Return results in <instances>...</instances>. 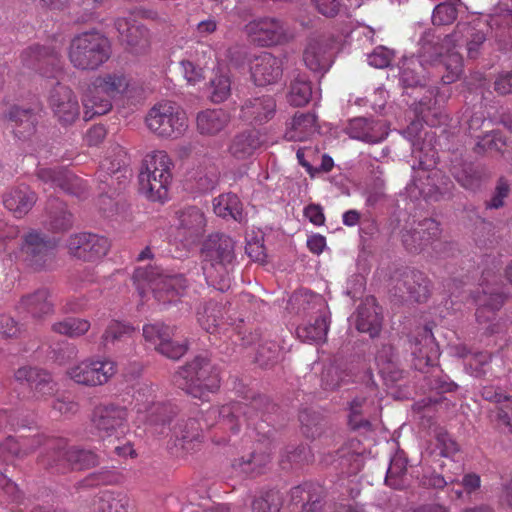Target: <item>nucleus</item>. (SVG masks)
I'll use <instances>...</instances> for the list:
<instances>
[{
  "label": "nucleus",
  "instance_id": "obj_1",
  "mask_svg": "<svg viewBox=\"0 0 512 512\" xmlns=\"http://www.w3.org/2000/svg\"><path fill=\"white\" fill-rule=\"evenodd\" d=\"M42 444L45 447V453L41 454L39 463L53 472L81 471L98 464V457L94 452L76 446H68V442L64 438H44L41 435H34L31 438L22 437L18 441L8 437L0 445V476L6 477V466L13 464L15 458L32 452Z\"/></svg>",
  "mask_w": 512,
  "mask_h": 512
},
{
  "label": "nucleus",
  "instance_id": "obj_2",
  "mask_svg": "<svg viewBox=\"0 0 512 512\" xmlns=\"http://www.w3.org/2000/svg\"><path fill=\"white\" fill-rule=\"evenodd\" d=\"M235 242L222 233H213L201 248L202 270L208 284L220 291L230 287V267L235 260Z\"/></svg>",
  "mask_w": 512,
  "mask_h": 512
},
{
  "label": "nucleus",
  "instance_id": "obj_3",
  "mask_svg": "<svg viewBox=\"0 0 512 512\" xmlns=\"http://www.w3.org/2000/svg\"><path fill=\"white\" fill-rule=\"evenodd\" d=\"M112 49L109 39L97 30H90L75 35L69 42L67 57L78 71H95L111 57Z\"/></svg>",
  "mask_w": 512,
  "mask_h": 512
},
{
  "label": "nucleus",
  "instance_id": "obj_4",
  "mask_svg": "<svg viewBox=\"0 0 512 512\" xmlns=\"http://www.w3.org/2000/svg\"><path fill=\"white\" fill-rule=\"evenodd\" d=\"M174 163L166 151L147 154L139 173V190L150 201L164 203L168 200Z\"/></svg>",
  "mask_w": 512,
  "mask_h": 512
},
{
  "label": "nucleus",
  "instance_id": "obj_5",
  "mask_svg": "<svg viewBox=\"0 0 512 512\" xmlns=\"http://www.w3.org/2000/svg\"><path fill=\"white\" fill-rule=\"evenodd\" d=\"M175 385L194 398L205 399L220 388L218 368L207 358L197 356L174 374Z\"/></svg>",
  "mask_w": 512,
  "mask_h": 512
},
{
  "label": "nucleus",
  "instance_id": "obj_6",
  "mask_svg": "<svg viewBox=\"0 0 512 512\" xmlns=\"http://www.w3.org/2000/svg\"><path fill=\"white\" fill-rule=\"evenodd\" d=\"M133 280L142 297L150 289L154 298L162 304L176 302L188 288V281L184 275H166L158 267L152 266L135 269Z\"/></svg>",
  "mask_w": 512,
  "mask_h": 512
},
{
  "label": "nucleus",
  "instance_id": "obj_7",
  "mask_svg": "<svg viewBox=\"0 0 512 512\" xmlns=\"http://www.w3.org/2000/svg\"><path fill=\"white\" fill-rule=\"evenodd\" d=\"M147 129L163 139H178L188 128L186 112L175 102L160 101L154 104L145 116Z\"/></svg>",
  "mask_w": 512,
  "mask_h": 512
},
{
  "label": "nucleus",
  "instance_id": "obj_8",
  "mask_svg": "<svg viewBox=\"0 0 512 512\" xmlns=\"http://www.w3.org/2000/svg\"><path fill=\"white\" fill-rule=\"evenodd\" d=\"M207 220L203 211L196 206H187L175 213L172 241L185 251L195 247L206 231Z\"/></svg>",
  "mask_w": 512,
  "mask_h": 512
},
{
  "label": "nucleus",
  "instance_id": "obj_9",
  "mask_svg": "<svg viewBox=\"0 0 512 512\" xmlns=\"http://www.w3.org/2000/svg\"><path fill=\"white\" fill-rule=\"evenodd\" d=\"M117 363L108 357H89L68 368L66 374L73 382L86 387L108 383L117 373Z\"/></svg>",
  "mask_w": 512,
  "mask_h": 512
},
{
  "label": "nucleus",
  "instance_id": "obj_10",
  "mask_svg": "<svg viewBox=\"0 0 512 512\" xmlns=\"http://www.w3.org/2000/svg\"><path fill=\"white\" fill-rule=\"evenodd\" d=\"M248 38L261 47H271L290 42L293 31L286 22L276 17H260L245 26Z\"/></svg>",
  "mask_w": 512,
  "mask_h": 512
},
{
  "label": "nucleus",
  "instance_id": "obj_11",
  "mask_svg": "<svg viewBox=\"0 0 512 512\" xmlns=\"http://www.w3.org/2000/svg\"><path fill=\"white\" fill-rule=\"evenodd\" d=\"M22 67L45 78H57L62 73L60 54L50 46L33 44L20 54Z\"/></svg>",
  "mask_w": 512,
  "mask_h": 512
},
{
  "label": "nucleus",
  "instance_id": "obj_12",
  "mask_svg": "<svg viewBox=\"0 0 512 512\" xmlns=\"http://www.w3.org/2000/svg\"><path fill=\"white\" fill-rule=\"evenodd\" d=\"M94 80L104 94L109 95L113 100L117 97L131 101H140L145 98L144 84L122 71L107 72L96 76Z\"/></svg>",
  "mask_w": 512,
  "mask_h": 512
},
{
  "label": "nucleus",
  "instance_id": "obj_13",
  "mask_svg": "<svg viewBox=\"0 0 512 512\" xmlns=\"http://www.w3.org/2000/svg\"><path fill=\"white\" fill-rule=\"evenodd\" d=\"M66 247L72 257L84 262L94 263L107 255L111 243L103 235L78 232L69 236Z\"/></svg>",
  "mask_w": 512,
  "mask_h": 512
},
{
  "label": "nucleus",
  "instance_id": "obj_14",
  "mask_svg": "<svg viewBox=\"0 0 512 512\" xmlns=\"http://www.w3.org/2000/svg\"><path fill=\"white\" fill-rule=\"evenodd\" d=\"M176 328L162 322L145 324L143 337L152 344L155 350L165 357L173 360L181 358L187 352V344L173 341Z\"/></svg>",
  "mask_w": 512,
  "mask_h": 512
},
{
  "label": "nucleus",
  "instance_id": "obj_15",
  "mask_svg": "<svg viewBox=\"0 0 512 512\" xmlns=\"http://www.w3.org/2000/svg\"><path fill=\"white\" fill-rule=\"evenodd\" d=\"M262 401L263 399L259 397L253 399L251 406L241 402H232L221 407H211L203 416L204 425L206 428H210L219 423L223 428L238 432L241 416L249 420L251 418L250 410L256 408Z\"/></svg>",
  "mask_w": 512,
  "mask_h": 512
},
{
  "label": "nucleus",
  "instance_id": "obj_16",
  "mask_svg": "<svg viewBox=\"0 0 512 512\" xmlns=\"http://www.w3.org/2000/svg\"><path fill=\"white\" fill-rule=\"evenodd\" d=\"M92 422L103 439L120 438L127 430L128 411L114 404L98 406L94 409Z\"/></svg>",
  "mask_w": 512,
  "mask_h": 512
},
{
  "label": "nucleus",
  "instance_id": "obj_17",
  "mask_svg": "<svg viewBox=\"0 0 512 512\" xmlns=\"http://www.w3.org/2000/svg\"><path fill=\"white\" fill-rule=\"evenodd\" d=\"M56 243L37 230H30L23 237L21 251L27 265L34 270L43 269L54 258Z\"/></svg>",
  "mask_w": 512,
  "mask_h": 512
},
{
  "label": "nucleus",
  "instance_id": "obj_18",
  "mask_svg": "<svg viewBox=\"0 0 512 512\" xmlns=\"http://www.w3.org/2000/svg\"><path fill=\"white\" fill-rule=\"evenodd\" d=\"M14 378L18 383L26 384L37 401H46L58 391V384L52 375L38 367H20L15 371Z\"/></svg>",
  "mask_w": 512,
  "mask_h": 512
},
{
  "label": "nucleus",
  "instance_id": "obj_19",
  "mask_svg": "<svg viewBox=\"0 0 512 512\" xmlns=\"http://www.w3.org/2000/svg\"><path fill=\"white\" fill-rule=\"evenodd\" d=\"M115 28L121 41L126 44L131 53L144 54L149 50L150 32L144 25L137 22L134 12L129 13L127 17L117 18Z\"/></svg>",
  "mask_w": 512,
  "mask_h": 512
},
{
  "label": "nucleus",
  "instance_id": "obj_20",
  "mask_svg": "<svg viewBox=\"0 0 512 512\" xmlns=\"http://www.w3.org/2000/svg\"><path fill=\"white\" fill-rule=\"evenodd\" d=\"M49 106L58 122L63 126L73 124L80 115L78 99L71 88L59 82L52 89Z\"/></svg>",
  "mask_w": 512,
  "mask_h": 512
},
{
  "label": "nucleus",
  "instance_id": "obj_21",
  "mask_svg": "<svg viewBox=\"0 0 512 512\" xmlns=\"http://www.w3.org/2000/svg\"><path fill=\"white\" fill-rule=\"evenodd\" d=\"M276 111L277 104L274 96L253 95L241 105L239 117L250 125H263L274 118Z\"/></svg>",
  "mask_w": 512,
  "mask_h": 512
},
{
  "label": "nucleus",
  "instance_id": "obj_22",
  "mask_svg": "<svg viewBox=\"0 0 512 512\" xmlns=\"http://www.w3.org/2000/svg\"><path fill=\"white\" fill-rule=\"evenodd\" d=\"M333 39L326 35L312 36L303 51V61L314 72H326L332 63Z\"/></svg>",
  "mask_w": 512,
  "mask_h": 512
},
{
  "label": "nucleus",
  "instance_id": "obj_23",
  "mask_svg": "<svg viewBox=\"0 0 512 512\" xmlns=\"http://www.w3.org/2000/svg\"><path fill=\"white\" fill-rule=\"evenodd\" d=\"M36 175L44 184L65 193L81 197L86 192V182L66 168H38Z\"/></svg>",
  "mask_w": 512,
  "mask_h": 512
},
{
  "label": "nucleus",
  "instance_id": "obj_24",
  "mask_svg": "<svg viewBox=\"0 0 512 512\" xmlns=\"http://www.w3.org/2000/svg\"><path fill=\"white\" fill-rule=\"evenodd\" d=\"M492 274L489 270L482 273V294L475 296L474 300L478 305L476 318L479 323L488 322L493 319L495 312L504 304L505 297L499 291V288H490V278ZM495 277V275H493Z\"/></svg>",
  "mask_w": 512,
  "mask_h": 512
},
{
  "label": "nucleus",
  "instance_id": "obj_25",
  "mask_svg": "<svg viewBox=\"0 0 512 512\" xmlns=\"http://www.w3.org/2000/svg\"><path fill=\"white\" fill-rule=\"evenodd\" d=\"M203 427L196 418H180L171 428L176 453H189L201 442Z\"/></svg>",
  "mask_w": 512,
  "mask_h": 512
},
{
  "label": "nucleus",
  "instance_id": "obj_26",
  "mask_svg": "<svg viewBox=\"0 0 512 512\" xmlns=\"http://www.w3.org/2000/svg\"><path fill=\"white\" fill-rule=\"evenodd\" d=\"M345 133L352 139L374 144L386 139L388 127L385 122L380 120L357 117L348 122Z\"/></svg>",
  "mask_w": 512,
  "mask_h": 512
},
{
  "label": "nucleus",
  "instance_id": "obj_27",
  "mask_svg": "<svg viewBox=\"0 0 512 512\" xmlns=\"http://www.w3.org/2000/svg\"><path fill=\"white\" fill-rule=\"evenodd\" d=\"M251 76L258 86L276 83L283 74L282 60L270 52H263L256 56L250 67Z\"/></svg>",
  "mask_w": 512,
  "mask_h": 512
},
{
  "label": "nucleus",
  "instance_id": "obj_28",
  "mask_svg": "<svg viewBox=\"0 0 512 512\" xmlns=\"http://www.w3.org/2000/svg\"><path fill=\"white\" fill-rule=\"evenodd\" d=\"M410 350L414 358V366L418 370L434 365L439 356L433 334L427 328L422 329L410 340Z\"/></svg>",
  "mask_w": 512,
  "mask_h": 512
},
{
  "label": "nucleus",
  "instance_id": "obj_29",
  "mask_svg": "<svg viewBox=\"0 0 512 512\" xmlns=\"http://www.w3.org/2000/svg\"><path fill=\"white\" fill-rule=\"evenodd\" d=\"M430 281L421 271L405 268L396 279L395 288L399 292L403 289L407 292L410 300L421 303L430 296Z\"/></svg>",
  "mask_w": 512,
  "mask_h": 512
},
{
  "label": "nucleus",
  "instance_id": "obj_30",
  "mask_svg": "<svg viewBox=\"0 0 512 512\" xmlns=\"http://www.w3.org/2000/svg\"><path fill=\"white\" fill-rule=\"evenodd\" d=\"M17 309L38 321L52 316L55 311L50 292L46 288H41L22 296Z\"/></svg>",
  "mask_w": 512,
  "mask_h": 512
},
{
  "label": "nucleus",
  "instance_id": "obj_31",
  "mask_svg": "<svg viewBox=\"0 0 512 512\" xmlns=\"http://www.w3.org/2000/svg\"><path fill=\"white\" fill-rule=\"evenodd\" d=\"M4 120L14 136L20 140L30 138L35 132L37 116L33 109L12 105L4 114Z\"/></svg>",
  "mask_w": 512,
  "mask_h": 512
},
{
  "label": "nucleus",
  "instance_id": "obj_32",
  "mask_svg": "<svg viewBox=\"0 0 512 512\" xmlns=\"http://www.w3.org/2000/svg\"><path fill=\"white\" fill-rule=\"evenodd\" d=\"M440 234L439 223L434 219L426 218L418 223L417 228L404 230L402 242L408 251L417 252L428 243L438 239Z\"/></svg>",
  "mask_w": 512,
  "mask_h": 512
},
{
  "label": "nucleus",
  "instance_id": "obj_33",
  "mask_svg": "<svg viewBox=\"0 0 512 512\" xmlns=\"http://www.w3.org/2000/svg\"><path fill=\"white\" fill-rule=\"evenodd\" d=\"M82 105L84 109V119L86 121L96 116L105 115L112 109L113 99L104 94L101 87H98L93 79L82 94Z\"/></svg>",
  "mask_w": 512,
  "mask_h": 512
},
{
  "label": "nucleus",
  "instance_id": "obj_34",
  "mask_svg": "<svg viewBox=\"0 0 512 512\" xmlns=\"http://www.w3.org/2000/svg\"><path fill=\"white\" fill-rule=\"evenodd\" d=\"M36 201L37 194L27 185H19L3 196V205L16 218L24 217Z\"/></svg>",
  "mask_w": 512,
  "mask_h": 512
},
{
  "label": "nucleus",
  "instance_id": "obj_35",
  "mask_svg": "<svg viewBox=\"0 0 512 512\" xmlns=\"http://www.w3.org/2000/svg\"><path fill=\"white\" fill-rule=\"evenodd\" d=\"M376 411L375 401L369 395L361 393L355 396L349 403V426L353 430L369 429L371 427L369 418Z\"/></svg>",
  "mask_w": 512,
  "mask_h": 512
},
{
  "label": "nucleus",
  "instance_id": "obj_36",
  "mask_svg": "<svg viewBox=\"0 0 512 512\" xmlns=\"http://www.w3.org/2000/svg\"><path fill=\"white\" fill-rule=\"evenodd\" d=\"M379 310L375 298H366L357 308V330L368 333L372 338L378 336L382 327V316Z\"/></svg>",
  "mask_w": 512,
  "mask_h": 512
},
{
  "label": "nucleus",
  "instance_id": "obj_37",
  "mask_svg": "<svg viewBox=\"0 0 512 512\" xmlns=\"http://www.w3.org/2000/svg\"><path fill=\"white\" fill-rule=\"evenodd\" d=\"M262 145L263 140L260 132L249 129L233 137L228 146V153L237 160H245L251 157Z\"/></svg>",
  "mask_w": 512,
  "mask_h": 512
},
{
  "label": "nucleus",
  "instance_id": "obj_38",
  "mask_svg": "<svg viewBox=\"0 0 512 512\" xmlns=\"http://www.w3.org/2000/svg\"><path fill=\"white\" fill-rule=\"evenodd\" d=\"M230 120V113L222 108L206 109L197 114V131L204 136H215L228 126Z\"/></svg>",
  "mask_w": 512,
  "mask_h": 512
},
{
  "label": "nucleus",
  "instance_id": "obj_39",
  "mask_svg": "<svg viewBox=\"0 0 512 512\" xmlns=\"http://www.w3.org/2000/svg\"><path fill=\"white\" fill-rule=\"evenodd\" d=\"M211 52L210 47L199 44L190 52L189 59L180 62L183 76L189 84L195 85L204 78L203 68L207 65L206 58H210Z\"/></svg>",
  "mask_w": 512,
  "mask_h": 512
},
{
  "label": "nucleus",
  "instance_id": "obj_40",
  "mask_svg": "<svg viewBox=\"0 0 512 512\" xmlns=\"http://www.w3.org/2000/svg\"><path fill=\"white\" fill-rule=\"evenodd\" d=\"M272 441L269 437L266 440L257 442V446L250 456L245 459L242 457L235 465L239 466L245 473L260 474L261 469L265 467L271 460V452L274 449Z\"/></svg>",
  "mask_w": 512,
  "mask_h": 512
},
{
  "label": "nucleus",
  "instance_id": "obj_41",
  "mask_svg": "<svg viewBox=\"0 0 512 512\" xmlns=\"http://www.w3.org/2000/svg\"><path fill=\"white\" fill-rule=\"evenodd\" d=\"M443 84H451L458 80L463 71V59L460 53L451 51L440 55L431 64Z\"/></svg>",
  "mask_w": 512,
  "mask_h": 512
},
{
  "label": "nucleus",
  "instance_id": "obj_42",
  "mask_svg": "<svg viewBox=\"0 0 512 512\" xmlns=\"http://www.w3.org/2000/svg\"><path fill=\"white\" fill-rule=\"evenodd\" d=\"M441 468L443 470L441 474L435 471L424 474L421 484L426 488L443 489L447 485L459 483L458 477L463 471L460 464L449 459L448 463L441 464Z\"/></svg>",
  "mask_w": 512,
  "mask_h": 512
},
{
  "label": "nucleus",
  "instance_id": "obj_43",
  "mask_svg": "<svg viewBox=\"0 0 512 512\" xmlns=\"http://www.w3.org/2000/svg\"><path fill=\"white\" fill-rule=\"evenodd\" d=\"M427 186H422L418 181L414 182V185L419 188L420 194L427 200L438 201L451 194V190L454 187L451 180L442 175L440 171H433L427 176Z\"/></svg>",
  "mask_w": 512,
  "mask_h": 512
},
{
  "label": "nucleus",
  "instance_id": "obj_44",
  "mask_svg": "<svg viewBox=\"0 0 512 512\" xmlns=\"http://www.w3.org/2000/svg\"><path fill=\"white\" fill-rule=\"evenodd\" d=\"M318 130L316 116L312 113H296L285 137L290 141H306Z\"/></svg>",
  "mask_w": 512,
  "mask_h": 512
},
{
  "label": "nucleus",
  "instance_id": "obj_45",
  "mask_svg": "<svg viewBox=\"0 0 512 512\" xmlns=\"http://www.w3.org/2000/svg\"><path fill=\"white\" fill-rule=\"evenodd\" d=\"M47 211L48 220L45 225L48 230L59 233L68 231L73 227V215L67 210L64 203L57 199L50 200Z\"/></svg>",
  "mask_w": 512,
  "mask_h": 512
},
{
  "label": "nucleus",
  "instance_id": "obj_46",
  "mask_svg": "<svg viewBox=\"0 0 512 512\" xmlns=\"http://www.w3.org/2000/svg\"><path fill=\"white\" fill-rule=\"evenodd\" d=\"M129 497L122 491L106 490L95 497L93 512H128Z\"/></svg>",
  "mask_w": 512,
  "mask_h": 512
},
{
  "label": "nucleus",
  "instance_id": "obj_47",
  "mask_svg": "<svg viewBox=\"0 0 512 512\" xmlns=\"http://www.w3.org/2000/svg\"><path fill=\"white\" fill-rule=\"evenodd\" d=\"M215 214L222 218H231L239 223L244 220L243 206L236 194L225 193L213 201Z\"/></svg>",
  "mask_w": 512,
  "mask_h": 512
},
{
  "label": "nucleus",
  "instance_id": "obj_48",
  "mask_svg": "<svg viewBox=\"0 0 512 512\" xmlns=\"http://www.w3.org/2000/svg\"><path fill=\"white\" fill-rule=\"evenodd\" d=\"M196 317L203 330L214 333L223 319V305L214 300L205 302L198 307Z\"/></svg>",
  "mask_w": 512,
  "mask_h": 512
},
{
  "label": "nucleus",
  "instance_id": "obj_49",
  "mask_svg": "<svg viewBox=\"0 0 512 512\" xmlns=\"http://www.w3.org/2000/svg\"><path fill=\"white\" fill-rule=\"evenodd\" d=\"M385 483L387 486L402 490L409 485L407 477V460L400 454H396L391 458L388 467Z\"/></svg>",
  "mask_w": 512,
  "mask_h": 512
},
{
  "label": "nucleus",
  "instance_id": "obj_50",
  "mask_svg": "<svg viewBox=\"0 0 512 512\" xmlns=\"http://www.w3.org/2000/svg\"><path fill=\"white\" fill-rule=\"evenodd\" d=\"M328 329L327 317L322 314L317 316L314 322L297 327L296 332L302 341L320 343L326 340Z\"/></svg>",
  "mask_w": 512,
  "mask_h": 512
},
{
  "label": "nucleus",
  "instance_id": "obj_51",
  "mask_svg": "<svg viewBox=\"0 0 512 512\" xmlns=\"http://www.w3.org/2000/svg\"><path fill=\"white\" fill-rule=\"evenodd\" d=\"M312 86L306 76L298 75L289 86L287 102L294 107L305 106L311 99Z\"/></svg>",
  "mask_w": 512,
  "mask_h": 512
},
{
  "label": "nucleus",
  "instance_id": "obj_52",
  "mask_svg": "<svg viewBox=\"0 0 512 512\" xmlns=\"http://www.w3.org/2000/svg\"><path fill=\"white\" fill-rule=\"evenodd\" d=\"M450 171L454 179L467 190H476L481 185V175L472 163L453 164Z\"/></svg>",
  "mask_w": 512,
  "mask_h": 512
},
{
  "label": "nucleus",
  "instance_id": "obj_53",
  "mask_svg": "<svg viewBox=\"0 0 512 512\" xmlns=\"http://www.w3.org/2000/svg\"><path fill=\"white\" fill-rule=\"evenodd\" d=\"M91 327L88 319L68 317L64 320L52 324V331L67 336L69 338H78L85 335Z\"/></svg>",
  "mask_w": 512,
  "mask_h": 512
},
{
  "label": "nucleus",
  "instance_id": "obj_54",
  "mask_svg": "<svg viewBox=\"0 0 512 512\" xmlns=\"http://www.w3.org/2000/svg\"><path fill=\"white\" fill-rule=\"evenodd\" d=\"M438 99L435 98L432 103L431 99L426 101L425 99L420 100L416 112L423 122L428 126L434 127L442 124L447 120V115L442 111L440 105H438Z\"/></svg>",
  "mask_w": 512,
  "mask_h": 512
},
{
  "label": "nucleus",
  "instance_id": "obj_55",
  "mask_svg": "<svg viewBox=\"0 0 512 512\" xmlns=\"http://www.w3.org/2000/svg\"><path fill=\"white\" fill-rule=\"evenodd\" d=\"M318 489L320 488L312 483L295 486L290 491L291 502L295 505L302 504L303 509L305 507H318L320 501L319 497L315 495Z\"/></svg>",
  "mask_w": 512,
  "mask_h": 512
},
{
  "label": "nucleus",
  "instance_id": "obj_56",
  "mask_svg": "<svg viewBox=\"0 0 512 512\" xmlns=\"http://www.w3.org/2000/svg\"><path fill=\"white\" fill-rule=\"evenodd\" d=\"M462 5L461 0H446L438 4L432 14L434 25L452 24L458 16V7Z\"/></svg>",
  "mask_w": 512,
  "mask_h": 512
},
{
  "label": "nucleus",
  "instance_id": "obj_57",
  "mask_svg": "<svg viewBox=\"0 0 512 512\" xmlns=\"http://www.w3.org/2000/svg\"><path fill=\"white\" fill-rule=\"evenodd\" d=\"M283 504L282 495L277 490H269L252 502L253 512H280Z\"/></svg>",
  "mask_w": 512,
  "mask_h": 512
},
{
  "label": "nucleus",
  "instance_id": "obj_58",
  "mask_svg": "<svg viewBox=\"0 0 512 512\" xmlns=\"http://www.w3.org/2000/svg\"><path fill=\"white\" fill-rule=\"evenodd\" d=\"M153 389L151 387L145 386L139 389L136 392L135 399L137 402H143L142 404H138V412L142 411H150L152 414L157 413L160 415H166L167 412H172V408L169 405L164 404H155L154 403V394Z\"/></svg>",
  "mask_w": 512,
  "mask_h": 512
},
{
  "label": "nucleus",
  "instance_id": "obj_59",
  "mask_svg": "<svg viewBox=\"0 0 512 512\" xmlns=\"http://www.w3.org/2000/svg\"><path fill=\"white\" fill-rule=\"evenodd\" d=\"M299 421L301 423V430L305 437L315 439L322 434L323 424L319 414L304 409L299 413Z\"/></svg>",
  "mask_w": 512,
  "mask_h": 512
},
{
  "label": "nucleus",
  "instance_id": "obj_60",
  "mask_svg": "<svg viewBox=\"0 0 512 512\" xmlns=\"http://www.w3.org/2000/svg\"><path fill=\"white\" fill-rule=\"evenodd\" d=\"M133 332L134 328L130 325L119 321H112L105 329L101 341L104 346H107L109 343H115L116 341L131 337Z\"/></svg>",
  "mask_w": 512,
  "mask_h": 512
},
{
  "label": "nucleus",
  "instance_id": "obj_61",
  "mask_svg": "<svg viewBox=\"0 0 512 512\" xmlns=\"http://www.w3.org/2000/svg\"><path fill=\"white\" fill-rule=\"evenodd\" d=\"M313 453L306 445L288 446L282 455L281 462L285 461L290 465H302L313 460Z\"/></svg>",
  "mask_w": 512,
  "mask_h": 512
},
{
  "label": "nucleus",
  "instance_id": "obj_62",
  "mask_svg": "<svg viewBox=\"0 0 512 512\" xmlns=\"http://www.w3.org/2000/svg\"><path fill=\"white\" fill-rule=\"evenodd\" d=\"M280 353L281 349L276 342H265L258 347L255 361L262 367H268L279 360Z\"/></svg>",
  "mask_w": 512,
  "mask_h": 512
},
{
  "label": "nucleus",
  "instance_id": "obj_63",
  "mask_svg": "<svg viewBox=\"0 0 512 512\" xmlns=\"http://www.w3.org/2000/svg\"><path fill=\"white\" fill-rule=\"evenodd\" d=\"M458 29H461V26H457ZM462 29L466 31V34L468 36L467 41V53L469 58L475 59L478 57L480 52V47L486 40V36L484 32L475 29L474 27H471L469 25H462Z\"/></svg>",
  "mask_w": 512,
  "mask_h": 512
},
{
  "label": "nucleus",
  "instance_id": "obj_64",
  "mask_svg": "<svg viewBox=\"0 0 512 512\" xmlns=\"http://www.w3.org/2000/svg\"><path fill=\"white\" fill-rule=\"evenodd\" d=\"M211 100L214 103L224 102L231 94V81L226 75H216L211 80Z\"/></svg>",
  "mask_w": 512,
  "mask_h": 512
}]
</instances>
